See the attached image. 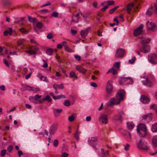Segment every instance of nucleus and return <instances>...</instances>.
I'll return each mask as SVG.
<instances>
[{
	"mask_svg": "<svg viewBox=\"0 0 157 157\" xmlns=\"http://www.w3.org/2000/svg\"><path fill=\"white\" fill-rule=\"evenodd\" d=\"M119 6H117L115 7L114 8L110 9L109 11V13L110 14H112L114 11L119 8Z\"/></svg>",
	"mask_w": 157,
	"mask_h": 157,
	"instance_id": "34",
	"label": "nucleus"
},
{
	"mask_svg": "<svg viewBox=\"0 0 157 157\" xmlns=\"http://www.w3.org/2000/svg\"><path fill=\"white\" fill-rule=\"evenodd\" d=\"M53 111L55 117H57L60 115V113L62 111V109H54Z\"/></svg>",
	"mask_w": 157,
	"mask_h": 157,
	"instance_id": "16",
	"label": "nucleus"
},
{
	"mask_svg": "<svg viewBox=\"0 0 157 157\" xmlns=\"http://www.w3.org/2000/svg\"><path fill=\"white\" fill-rule=\"evenodd\" d=\"M36 26L37 28L39 29H41L43 27V25L42 23L40 22H38L36 25Z\"/></svg>",
	"mask_w": 157,
	"mask_h": 157,
	"instance_id": "44",
	"label": "nucleus"
},
{
	"mask_svg": "<svg viewBox=\"0 0 157 157\" xmlns=\"http://www.w3.org/2000/svg\"><path fill=\"white\" fill-rule=\"evenodd\" d=\"M110 72H111L113 75H116L117 73V71L114 68H113L109 69L108 72L106 73V74H108Z\"/></svg>",
	"mask_w": 157,
	"mask_h": 157,
	"instance_id": "28",
	"label": "nucleus"
},
{
	"mask_svg": "<svg viewBox=\"0 0 157 157\" xmlns=\"http://www.w3.org/2000/svg\"><path fill=\"white\" fill-rule=\"evenodd\" d=\"M27 52L31 55L35 54L36 53V50L33 51L31 50L30 49L29 50L27 51Z\"/></svg>",
	"mask_w": 157,
	"mask_h": 157,
	"instance_id": "48",
	"label": "nucleus"
},
{
	"mask_svg": "<svg viewBox=\"0 0 157 157\" xmlns=\"http://www.w3.org/2000/svg\"><path fill=\"white\" fill-rule=\"evenodd\" d=\"M143 119L144 122L147 123H148L152 120V113H149L147 115L144 116Z\"/></svg>",
	"mask_w": 157,
	"mask_h": 157,
	"instance_id": "13",
	"label": "nucleus"
},
{
	"mask_svg": "<svg viewBox=\"0 0 157 157\" xmlns=\"http://www.w3.org/2000/svg\"><path fill=\"white\" fill-rule=\"evenodd\" d=\"M113 67H117L118 69H119L120 67V62H117L115 63L113 65Z\"/></svg>",
	"mask_w": 157,
	"mask_h": 157,
	"instance_id": "45",
	"label": "nucleus"
},
{
	"mask_svg": "<svg viewBox=\"0 0 157 157\" xmlns=\"http://www.w3.org/2000/svg\"><path fill=\"white\" fill-rule=\"evenodd\" d=\"M58 15L59 13L58 12H54L52 13L51 17H58Z\"/></svg>",
	"mask_w": 157,
	"mask_h": 157,
	"instance_id": "42",
	"label": "nucleus"
},
{
	"mask_svg": "<svg viewBox=\"0 0 157 157\" xmlns=\"http://www.w3.org/2000/svg\"><path fill=\"white\" fill-rule=\"evenodd\" d=\"M74 56L75 58L78 61H79L81 60V57L80 56L75 55Z\"/></svg>",
	"mask_w": 157,
	"mask_h": 157,
	"instance_id": "58",
	"label": "nucleus"
},
{
	"mask_svg": "<svg viewBox=\"0 0 157 157\" xmlns=\"http://www.w3.org/2000/svg\"><path fill=\"white\" fill-rule=\"evenodd\" d=\"M152 7H151V8H149L148 10L147 11V13H146V14L147 15L149 16H150L151 15L152 13Z\"/></svg>",
	"mask_w": 157,
	"mask_h": 157,
	"instance_id": "35",
	"label": "nucleus"
},
{
	"mask_svg": "<svg viewBox=\"0 0 157 157\" xmlns=\"http://www.w3.org/2000/svg\"><path fill=\"white\" fill-rule=\"evenodd\" d=\"M129 147L130 145L129 144H126V146L124 147V150L126 151H128L129 150Z\"/></svg>",
	"mask_w": 157,
	"mask_h": 157,
	"instance_id": "62",
	"label": "nucleus"
},
{
	"mask_svg": "<svg viewBox=\"0 0 157 157\" xmlns=\"http://www.w3.org/2000/svg\"><path fill=\"white\" fill-rule=\"evenodd\" d=\"M127 128L130 130H132L134 127V124L132 122H128L127 123Z\"/></svg>",
	"mask_w": 157,
	"mask_h": 157,
	"instance_id": "22",
	"label": "nucleus"
},
{
	"mask_svg": "<svg viewBox=\"0 0 157 157\" xmlns=\"http://www.w3.org/2000/svg\"><path fill=\"white\" fill-rule=\"evenodd\" d=\"M125 50L122 48H119L117 50L115 55V57L117 58H122L124 56Z\"/></svg>",
	"mask_w": 157,
	"mask_h": 157,
	"instance_id": "6",
	"label": "nucleus"
},
{
	"mask_svg": "<svg viewBox=\"0 0 157 157\" xmlns=\"http://www.w3.org/2000/svg\"><path fill=\"white\" fill-rule=\"evenodd\" d=\"M151 130L153 132H157V123L153 124L151 127Z\"/></svg>",
	"mask_w": 157,
	"mask_h": 157,
	"instance_id": "26",
	"label": "nucleus"
},
{
	"mask_svg": "<svg viewBox=\"0 0 157 157\" xmlns=\"http://www.w3.org/2000/svg\"><path fill=\"white\" fill-rule=\"evenodd\" d=\"M125 94V92L123 90H120L116 94L115 98H111L109 101L108 103V105L113 106L114 104L117 105L119 104L120 101L124 99Z\"/></svg>",
	"mask_w": 157,
	"mask_h": 157,
	"instance_id": "1",
	"label": "nucleus"
},
{
	"mask_svg": "<svg viewBox=\"0 0 157 157\" xmlns=\"http://www.w3.org/2000/svg\"><path fill=\"white\" fill-rule=\"evenodd\" d=\"M150 108L155 111V112L157 114V105L155 104H153L151 105Z\"/></svg>",
	"mask_w": 157,
	"mask_h": 157,
	"instance_id": "32",
	"label": "nucleus"
},
{
	"mask_svg": "<svg viewBox=\"0 0 157 157\" xmlns=\"http://www.w3.org/2000/svg\"><path fill=\"white\" fill-rule=\"evenodd\" d=\"M13 147L12 145H10L7 148V150L9 152H10L12 150Z\"/></svg>",
	"mask_w": 157,
	"mask_h": 157,
	"instance_id": "54",
	"label": "nucleus"
},
{
	"mask_svg": "<svg viewBox=\"0 0 157 157\" xmlns=\"http://www.w3.org/2000/svg\"><path fill=\"white\" fill-rule=\"evenodd\" d=\"M82 15V13L81 12H80L79 13H78L76 15V16L77 17V19L75 21L73 19H72V21L75 22V23H78L79 21V19L80 18L79 15Z\"/></svg>",
	"mask_w": 157,
	"mask_h": 157,
	"instance_id": "31",
	"label": "nucleus"
},
{
	"mask_svg": "<svg viewBox=\"0 0 157 157\" xmlns=\"http://www.w3.org/2000/svg\"><path fill=\"white\" fill-rule=\"evenodd\" d=\"M3 60L4 63H5V64H6V66L8 67H9V65L8 62L7 61V60H6V59H3Z\"/></svg>",
	"mask_w": 157,
	"mask_h": 157,
	"instance_id": "61",
	"label": "nucleus"
},
{
	"mask_svg": "<svg viewBox=\"0 0 157 157\" xmlns=\"http://www.w3.org/2000/svg\"><path fill=\"white\" fill-rule=\"evenodd\" d=\"M53 87L55 89H57V88L63 89L64 88V86L63 85L62 83H61L60 85L55 84L53 85Z\"/></svg>",
	"mask_w": 157,
	"mask_h": 157,
	"instance_id": "25",
	"label": "nucleus"
},
{
	"mask_svg": "<svg viewBox=\"0 0 157 157\" xmlns=\"http://www.w3.org/2000/svg\"><path fill=\"white\" fill-rule=\"evenodd\" d=\"M88 141L90 144L94 149H97L96 146L98 145V141L95 138L91 137L88 140Z\"/></svg>",
	"mask_w": 157,
	"mask_h": 157,
	"instance_id": "8",
	"label": "nucleus"
},
{
	"mask_svg": "<svg viewBox=\"0 0 157 157\" xmlns=\"http://www.w3.org/2000/svg\"><path fill=\"white\" fill-rule=\"evenodd\" d=\"M47 37L48 39H51L53 37V36L52 33H49L48 34L47 36Z\"/></svg>",
	"mask_w": 157,
	"mask_h": 157,
	"instance_id": "52",
	"label": "nucleus"
},
{
	"mask_svg": "<svg viewBox=\"0 0 157 157\" xmlns=\"http://www.w3.org/2000/svg\"><path fill=\"white\" fill-rule=\"evenodd\" d=\"M58 127V124L57 123H54L52 124L49 129V133L50 135H53L55 132L57 130Z\"/></svg>",
	"mask_w": 157,
	"mask_h": 157,
	"instance_id": "10",
	"label": "nucleus"
},
{
	"mask_svg": "<svg viewBox=\"0 0 157 157\" xmlns=\"http://www.w3.org/2000/svg\"><path fill=\"white\" fill-rule=\"evenodd\" d=\"M136 60V58L135 56H133L131 59H129V62L131 64H133L135 62V60Z\"/></svg>",
	"mask_w": 157,
	"mask_h": 157,
	"instance_id": "47",
	"label": "nucleus"
},
{
	"mask_svg": "<svg viewBox=\"0 0 157 157\" xmlns=\"http://www.w3.org/2000/svg\"><path fill=\"white\" fill-rule=\"evenodd\" d=\"M6 150H3L1 151V155L2 156H4L6 154Z\"/></svg>",
	"mask_w": 157,
	"mask_h": 157,
	"instance_id": "55",
	"label": "nucleus"
},
{
	"mask_svg": "<svg viewBox=\"0 0 157 157\" xmlns=\"http://www.w3.org/2000/svg\"><path fill=\"white\" fill-rule=\"evenodd\" d=\"M29 21L31 22L35 23L37 21V20L35 17L32 18L29 16H28Z\"/></svg>",
	"mask_w": 157,
	"mask_h": 157,
	"instance_id": "29",
	"label": "nucleus"
},
{
	"mask_svg": "<svg viewBox=\"0 0 157 157\" xmlns=\"http://www.w3.org/2000/svg\"><path fill=\"white\" fill-rule=\"evenodd\" d=\"M140 100L144 104H147L150 101L149 98L144 95H141Z\"/></svg>",
	"mask_w": 157,
	"mask_h": 157,
	"instance_id": "15",
	"label": "nucleus"
},
{
	"mask_svg": "<svg viewBox=\"0 0 157 157\" xmlns=\"http://www.w3.org/2000/svg\"><path fill=\"white\" fill-rule=\"evenodd\" d=\"M108 5L111 6L113 5L114 4V2L113 0H108L106 1Z\"/></svg>",
	"mask_w": 157,
	"mask_h": 157,
	"instance_id": "43",
	"label": "nucleus"
},
{
	"mask_svg": "<svg viewBox=\"0 0 157 157\" xmlns=\"http://www.w3.org/2000/svg\"><path fill=\"white\" fill-rule=\"evenodd\" d=\"M75 69L77 71L83 74H85L86 71V70L85 69L79 66H76Z\"/></svg>",
	"mask_w": 157,
	"mask_h": 157,
	"instance_id": "20",
	"label": "nucleus"
},
{
	"mask_svg": "<svg viewBox=\"0 0 157 157\" xmlns=\"http://www.w3.org/2000/svg\"><path fill=\"white\" fill-rule=\"evenodd\" d=\"M74 136L77 140H79V136L78 135V128H77L76 132L74 134Z\"/></svg>",
	"mask_w": 157,
	"mask_h": 157,
	"instance_id": "39",
	"label": "nucleus"
},
{
	"mask_svg": "<svg viewBox=\"0 0 157 157\" xmlns=\"http://www.w3.org/2000/svg\"><path fill=\"white\" fill-rule=\"evenodd\" d=\"M108 116L104 114H101L99 117V120L102 124H106L108 122Z\"/></svg>",
	"mask_w": 157,
	"mask_h": 157,
	"instance_id": "5",
	"label": "nucleus"
},
{
	"mask_svg": "<svg viewBox=\"0 0 157 157\" xmlns=\"http://www.w3.org/2000/svg\"><path fill=\"white\" fill-rule=\"evenodd\" d=\"M125 116L124 113L122 111H118V114H115L113 117V119L116 121H119L121 122L123 117Z\"/></svg>",
	"mask_w": 157,
	"mask_h": 157,
	"instance_id": "3",
	"label": "nucleus"
},
{
	"mask_svg": "<svg viewBox=\"0 0 157 157\" xmlns=\"http://www.w3.org/2000/svg\"><path fill=\"white\" fill-rule=\"evenodd\" d=\"M46 99V101L47 100L48 102H50L52 101V99L50 98V97L49 95H47L45 98Z\"/></svg>",
	"mask_w": 157,
	"mask_h": 157,
	"instance_id": "53",
	"label": "nucleus"
},
{
	"mask_svg": "<svg viewBox=\"0 0 157 157\" xmlns=\"http://www.w3.org/2000/svg\"><path fill=\"white\" fill-rule=\"evenodd\" d=\"M152 143L154 147H157V135L153 137Z\"/></svg>",
	"mask_w": 157,
	"mask_h": 157,
	"instance_id": "24",
	"label": "nucleus"
},
{
	"mask_svg": "<svg viewBox=\"0 0 157 157\" xmlns=\"http://www.w3.org/2000/svg\"><path fill=\"white\" fill-rule=\"evenodd\" d=\"M151 40V39H144L141 40V43L143 44H145L149 43Z\"/></svg>",
	"mask_w": 157,
	"mask_h": 157,
	"instance_id": "30",
	"label": "nucleus"
},
{
	"mask_svg": "<svg viewBox=\"0 0 157 157\" xmlns=\"http://www.w3.org/2000/svg\"><path fill=\"white\" fill-rule=\"evenodd\" d=\"M75 115L76 114L75 113H73L71 116L68 117V119L70 122H72L74 121L75 118L74 115Z\"/></svg>",
	"mask_w": 157,
	"mask_h": 157,
	"instance_id": "33",
	"label": "nucleus"
},
{
	"mask_svg": "<svg viewBox=\"0 0 157 157\" xmlns=\"http://www.w3.org/2000/svg\"><path fill=\"white\" fill-rule=\"evenodd\" d=\"M61 44L62 45V46H63L65 48L67 46V44L66 42L65 41H63L61 43Z\"/></svg>",
	"mask_w": 157,
	"mask_h": 157,
	"instance_id": "64",
	"label": "nucleus"
},
{
	"mask_svg": "<svg viewBox=\"0 0 157 157\" xmlns=\"http://www.w3.org/2000/svg\"><path fill=\"white\" fill-rule=\"evenodd\" d=\"M146 25L147 29L151 30L152 31H155L157 29L155 24L154 23L150 22L148 21L146 23Z\"/></svg>",
	"mask_w": 157,
	"mask_h": 157,
	"instance_id": "7",
	"label": "nucleus"
},
{
	"mask_svg": "<svg viewBox=\"0 0 157 157\" xmlns=\"http://www.w3.org/2000/svg\"><path fill=\"white\" fill-rule=\"evenodd\" d=\"M64 105L67 106H68L70 105V101L68 100H66L65 101L64 103Z\"/></svg>",
	"mask_w": 157,
	"mask_h": 157,
	"instance_id": "49",
	"label": "nucleus"
},
{
	"mask_svg": "<svg viewBox=\"0 0 157 157\" xmlns=\"http://www.w3.org/2000/svg\"><path fill=\"white\" fill-rule=\"evenodd\" d=\"M138 146V147L140 149L147 150L148 149L147 142H142L141 140L140 141Z\"/></svg>",
	"mask_w": 157,
	"mask_h": 157,
	"instance_id": "11",
	"label": "nucleus"
},
{
	"mask_svg": "<svg viewBox=\"0 0 157 157\" xmlns=\"http://www.w3.org/2000/svg\"><path fill=\"white\" fill-rule=\"evenodd\" d=\"M41 97V96H40L38 94L34 96V99L35 100H36L37 99L40 98Z\"/></svg>",
	"mask_w": 157,
	"mask_h": 157,
	"instance_id": "63",
	"label": "nucleus"
},
{
	"mask_svg": "<svg viewBox=\"0 0 157 157\" xmlns=\"http://www.w3.org/2000/svg\"><path fill=\"white\" fill-rule=\"evenodd\" d=\"M143 78L146 79L145 80L142 81V82L144 85L149 86L152 85V82L149 80L147 77L144 76Z\"/></svg>",
	"mask_w": 157,
	"mask_h": 157,
	"instance_id": "14",
	"label": "nucleus"
},
{
	"mask_svg": "<svg viewBox=\"0 0 157 157\" xmlns=\"http://www.w3.org/2000/svg\"><path fill=\"white\" fill-rule=\"evenodd\" d=\"M65 98V97L64 95H61L59 96H53V98L54 99H59L61 98Z\"/></svg>",
	"mask_w": 157,
	"mask_h": 157,
	"instance_id": "40",
	"label": "nucleus"
},
{
	"mask_svg": "<svg viewBox=\"0 0 157 157\" xmlns=\"http://www.w3.org/2000/svg\"><path fill=\"white\" fill-rule=\"evenodd\" d=\"M58 141L57 140H55L53 142V146L55 147H56L58 146Z\"/></svg>",
	"mask_w": 157,
	"mask_h": 157,
	"instance_id": "51",
	"label": "nucleus"
},
{
	"mask_svg": "<svg viewBox=\"0 0 157 157\" xmlns=\"http://www.w3.org/2000/svg\"><path fill=\"white\" fill-rule=\"evenodd\" d=\"M8 30H6L4 32V36H7L8 34H9L10 36L12 35L13 32L12 29L11 28H9Z\"/></svg>",
	"mask_w": 157,
	"mask_h": 157,
	"instance_id": "23",
	"label": "nucleus"
},
{
	"mask_svg": "<svg viewBox=\"0 0 157 157\" xmlns=\"http://www.w3.org/2000/svg\"><path fill=\"white\" fill-rule=\"evenodd\" d=\"M89 29V28H87L81 31L80 34L82 38H85V37L88 33Z\"/></svg>",
	"mask_w": 157,
	"mask_h": 157,
	"instance_id": "17",
	"label": "nucleus"
},
{
	"mask_svg": "<svg viewBox=\"0 0 157 157\" xmlns=\"http://www.w3.org/2000/svg\"><path fill=\"white\" fill-rule=\"evenodd\" d=\"M19 31L21 32L24 33L25 34H27L29 32V31L25 30L24 28L20 29Z\"/></svg>",
	"mask_w": 157,
	"mask_h": 157,
	"instance_id": "37",
	"label": "nucleus"
},
{
	"mask_svg": "<svg viewBox=\"0 0 157 157\" xmlns=\"http://www.w3.org/2000/svg\"><path fill=\"white\" fill-rule=\"evenodd\" d=\"M143 25L140 24L139 27L135 29L133 32V35L135 36H137L142 33V29L143 27Z\"/></svg>",
	"mask_w": 157,
	"mask_h": 157,
	"instance_id": "9",
	"label": "nucleus"
},
{
	"mask_svg": "<svg viewBox=\"0 0 157 157\" xmlns=\"http://www.w3.org/2000/svg\"><path fill=\"white\" fill-rule=\"evenodd\" d=\"M154 7L155 8V13L157 14V1L156 0V2L154 4Z\"/></svg>",
	"mask_w": 157,
	"mask_h": 157,
	"instance_id": "59",
	"label": "nucleus"
},
{
	"mask_svg": "<svg viewBox=\"0 0 157 157\" xmlns=\"http://www.w3.org/2000/svg\"><path fill=\"white\" fill-rule=\"evenodd\" d=\"M54 50L52 48H49L47 49L46 51V53L48 55L51 56L54 52Z\"/></svg>",
	"mask_w": 157,
	"mask_h": 157,
	"instance_id": "27",
	"label": "nucleus"
},
{
	"mask_svg": "<svg viewBox=\"0 0 157 157\" xmlns=\"http://www.w3.org/2000/svg\"><path fill=\"white\" fill-rule=\"evenodd\" d=\"M25 40V39H20L17 42V43L18 45H20L22 44L24 42Z\"/></svg>",
	"mask_w": 157,
	"mask_h": 157,
	"instance_id": "36",
	"label": "nucleus"
},
{
	"mask_svg": "<svg viewBox=\"0 0 157 157\" xmlns=\"http://www.w3.org/2000/svg\"><path fill=\"white\" fill-rule=\"evenodd\" d=\"M130 78H125L124 77H121V78L119 80V83L121 85L123 83H125L126 84V81H128V80H130V82H132V81L130 80Z\"/></svg>",
	"mask_w": 157,
	"mask_h": 157,
	"instance_id": "21",
	"label": "nucleus"
},
{
	"mask_svg": "<svg viewBox=\"0 0 157 157\" xmlns=\"http://www.w3.org/2000/svg\"><path fill=\"white\" fill-rule=\"evenodd\" d=\"M149 62L152 64H157V54L151 53L148 55Z\"/></svg>",
	"mask_w": 157,
	"mask_h": 157,
	"instance_id": "4",
	"label": "nucleus"
},
{
	"mask_svg": "<svg viewBox=\"0 0 157 157\" xmlns=\"http://www.w3.org/2000/svg\"><path fill=\"white\" fill-rule=\"evenodd\" d=\"M137 131L141 137H145L147 135V128L145 124H140L137 126Z\"/></svg>",
	"mask_w": 157,
	"mask_h": 157,
	"instance_id": "2",
	"label": "nucleus"
},
{
	"mask_svg": "<svg viewBox=\"0 0 157 157\" xmlns=\"http://www.w3.org/2000/svg\"><path fill=\"white\" fill-rule=\"evenodd\" d=\"M75 73L73 71H71L70 73V77L71 78H72L75 76Z\"/></svg>",
	"mask_w": 157,
	"mask_h": 157,
	"instance_id": "46",
	"label": "nucleus"
},
{
	"mask_svg": "<svg viewBox=\"0 0 157 157\" xmlns=\"http://www.w3.org/2000/svg\"><path fill=\"white\" fill-rule=\"evenodd\" d=\"M25 19L24 17H22L20 18H17V21L16 23H18L20 22H21L23 21Z\"/></svg>",
	"mask_w": 157,
	"mask_h": 157,
	"instance_id": "56",
	"label": "nucleus"
},
{
	"mask_svg": "<svg viewBox=\"0 0 157 157\" xmlns=\"http://www.w3.org/2000/svg\"><path fill=\"white\" fill-rule=\"evenodd\" d=\"M39 12L41 14H44L48 12V10L47 9H44L40 10Z\"/></svg>",
	"mask_w": 157,
	"mask_h": 157,
	"instance_id": "38",
	"label": "nucleus"
},
{
	"mask_svg": "<svg viewBox=\"0 0 157 157\" xmlns=\"http://www.w3.org/2000/svg\"><path fill=\"white\" fill-rule=\"evenodd\" d=\"M126 136H127V140H131V138L130 133L129 132H128V135H126Z\"/></svg>",
	"mask_w": 157,
	"mask_h": 157,
	"instance_id": "60",
	"label": "nucleus"
},
{
	"mask_svg": "<svg viewBox=\"0 0 157 157\" xmlns=\"http://www.w3.org/2000/svg\"><path fill=\"white\" fill-rule=\"evenodd\" d=\"M65 49L68 52H73L72 50L70 48L68 47V46H67L65 48Z\"/></svg>",
	"mask_w": 157,
	"mask_h": 157,
	"instance_id": "57",
	"label": "nucleus"
},
{
	"mask_svg": "<svg viewBox=\"0 0 157 157\" xmlns=\"http://www.w3.org/2000/svg\"><path fill=\"white\" fill-rule=\"evenodd\" d=\"M128 78H130V80H131L132 81V82H130V80H128V81H126V84L129 85L132 84V83H133V81L132 78L129 77H128Z\"/></svg>",
	"mask_w": 157,
	"mask_h": 157,
	"instance_id": "50",
	"label": "nucleus"
},
{
	"mask_svg": "<svg viewBox=\"0 0 157 157\" xmlns=\"http://www.w3.org/2000/svg\"><path fill=\"white\" fill-rule=\"evenodd\" d=\"M38 48L36 46H32L30 48L31 50L33 51H35L36 50V52L38 51Z\"/></svg>",
	"mask_w": 157,
	"mask_h": 157,
	"instance_id": "41",
	"label": "nucleus"
},
{
	"mask_svg": "<svg viewBox=\"0 0 157 157\" xmlns=\"http://www.w3.org/2000/svg\"><path fill=\"white\" fill-rule=\"evenodd\" d=\"M135 4L133 2L128 4L126 7V11L129 14H130L131 10L133 8Z\"/></svg>",
	"mask_w": 157,
	"mask_h": 157,
	"instance_id": "18",
	"label": "nucleus"
},
{
	"mask_svg": "<svg viewBox=\"0 0 157 157\" xmlns=\"http://www.w3.org/2000/svg\"><path fill=\"white\" fill-rule=\"evenodd\" d=\"M150 47L148 46L145 45L141 49V52L144 53H147L150 51Z\"/></svg>",
	"mask_w": 157,
	"mask_h": 157,
	"instance_id": "19",
	"label": "nucleus"
},
{
	"mask_svg": "<svg viewBox=\"0 0 157 157\" xmlns=\"http://www.w3.org/2000/svg\"><path fill=\"white\" fill-rule=\"evenodd\" d=\"M113 86L112 85V82L109 81L107 82V85L106 88L107 93L108 94H110L113 90Z\"/></svg>",
	"mask_w": 157,
	"mask_h": 157,
	"instance_id": "12",
	"label": "nucleus"
}]
</instances>
